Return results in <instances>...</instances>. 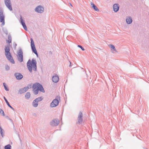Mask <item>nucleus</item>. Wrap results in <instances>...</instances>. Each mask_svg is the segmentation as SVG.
<instances>
[{"label": "nucleus", "instance_id": "obj_27", "mask_svg": "<svg viewBox=\"0 0 149 149\" xmlns=\"http://www.w3.org/2000/svg\"><path fill=\"white\" fill-rule=\"evenodd\" d=\"M31 46H34L35 45L34 44V41L32 39V38H31Z\"/></svg>", "mask_w": 149, "mask_h": 149}, {"label": "nucleus", "instance_id": "obj_1", "mask_svg": "<svg viewBox=\"0 0 149 149\" xmlns=\"http://www.w3.org/2000/svg\"><path fill=\"white\" fill-rule=\"evenodd\" d=\"M36 61L33 59L32 60V62L30 60H29L27 63L28 68L30 72L32 71V68L34 69L35 70L36 69Z\"/></svg>", "mask_w": 149, "mask_h": 149}, {"label": "nucleus", "instance_id": "obj_12", "mask_svg": "<svg viewBox=\"0 0 149 149\" xmlns=\"http://www.w3.org/2000/svg\"><path fill=\"white\" fill-rule=\"evenodd\" d=\"M119 6L118 4H115L113 5V10L115 12H117L119 10Z\"/></svg>", "mask_w": 149, "mask_h": 149}, {"label": "nucleus", "instance_id": "obj_21", "mask_svg": "<svg viewBox=\"0 0 149 149\" xmlns=\"http://www.w3.org/2000/svg\"><path fill=\"white\" fill-rule=\"evenodd\" d=\"M32 50L33 52L36 54L37 55V51L36 49V48L35 47V45L34 46H31Z\"/></svg>", "mask_w": 149, "mask_h": 149}, {"label": "nucleus", "instance_id": "obj_24", "mask_svg": "<svg viewBox=\"0 0 149 149\" xmlns=\"http://www.w3.org/2000/svg\"><path fill=\"white\" fill-rule=\"evenodd\" d=\"M11 146L9 145H7L5 146L4 148L5 149H11Z\"/></svg>", "mask_w": 149, "mask_h": 149}, {"label": "nucleus", "instance_id": "obj_34", "mask_svg": "<svg viewBox=\"0 0 149 149\" xmlns=\"http://www.w3.org/2000/svg\"><path fill=\"white\" fill-rule=\"evenodd\" d=\"M70 65H71V63L70 62Z\"/></svg>", "mask_w": 149, "mask_h": 149}, {"label": "nucleus", "instance_id": "obj_23", "mask_svg": "<svg viewBox=\"0 0 149 149\" xmlns=\"http://www.w3.org/2000/svg\"><path fill=\"white\" fill-rule=\"evenodd\" d=\"M4 99L6 103H7V104L8 105L9 107H10V108H11V109H13V107L10 105V104H9L8 102V101H7V99H6V98H5V97H4Z\"/></svg>", "mask_w": 149, "mask_h": 149}, {"label": "nucleus", "instance_id": "obj_25", "mask_svg": "<svg viewBox=\"0 0 149 149\" xmlns=\"http://www.w3.org/2000/svg\"><path fill=\"white\" fill-rule=\"evenodd\" d=\"M8 40H6V42L7 43H10L11 42V38L10 37H8Z\"/></svg>", "mask_w": 149, "mask_h": 149}, {"label": "nucleus", "instance_id": "obj_26", "mask_svg": "<svg viewBox=\"0 0 149 149\" xmlns=\"http://www.w3.org/2000/svg\"><path fill=\"white\" fill-rule=\"evenodd\" d=\"M39 90V89H35V90L33 89V91H34V94L35 95L38 94Z\"/></svg>", "mask_w": 149, "mask_h": 149}, {"label": "nucleus", "instance_id": "obj_30", "mask_svg": "<svg viewBox=\"0 0 149 149\" xmlns=\"http://www.w3.org/2000/svg\"><path fill=\"white\" fill-rule=\"evenodd\" d=\"M42 97H38V98H36V100L38 102V101H40L42 100Z\"/></svg>", "mask_w": 149, "mask_h": 149}, {"label": "nucleus", "instance_id": "obj_10", "mask_svg": "<svg viewBox=\"0 0 149 149\" xmlns=\"http://www.w3.org/2000/svg\"><path fill=\"white\" fill-rule=\"evenodd\" d=\"M52 80L54 82H57L59 80L58 77L57 75L53 76L52 77Z\"/></svg>", "mask_w": 149, "mask_h": 149}, {"label": "nucleus", "instance_id": "obj_14", "mask_svg": "<svg viewBox=\"0 0 149 149\" xmlns=\"http://www.w3.org/2000/svg\"><path fill=\"white\" fill-rule=\"evenodd\" d=\"M20 19V20H21V22L23 27H24V29L26 31H27V28L26 27V26L25 24V23L24 22V21L23 20L22 18V17H21Z\"/></svg>", "mask_w": 149, "mask_h": 149}, {"label": "nucleus", "instance_id": "obj_22", "mask_svg": "<svg viewBox=\"0 0 149 149\" xmlns=\"http://www.w3.org/2000/svg\"><path fill=\"white\" fill-rule=\"evenodd\" d=\"M30 97V94L29 92H27L25 95V97L26 99H28Z\"/></svg>", "mask_w": 149, "mask_h": 149}, {"label": "nucleus", "instance_id": "obj_11", "mask_svg": "<svg viewBox=\"0 0 149 149\" xmlns=\"http://www.w3.org/2000/svg\"><path fill=\"white\" fill-rule=\"evenodd\" d=\"M15 75L17 79L18 80L21 79L23 77V76L19 73H15Z\"/></svg>", "mask_w": 149, "mask_h": 149}, {"label": "nucleus", "instance_id": "obj_5", "mask_svg": "<svg viewBox=\"0 0 149 149\" xmlns=\"http://www.w3.org/2000/svg\"><path fill=\"white\" fill-rule=\"evenodd\" d=\"M58 100L57 99H55L51 103L50 106L52 107H55L58 105Z\"/></svg>", "mask_w": 149, "mask_h": 149}, {"label": "nucleus", "instance_id": "obj_35", "mask_svg": "<svg viewBox=\"0 0 149 149\" xmlns=\"http://www.w3.org/2000/svg\"><path fill=\"white\" fill-rule=\"evenodd\" d=\"M70 6H72V5L71 4H70Z\"/></svg>", "mask_w": 149, "mask_h": 149}, {"label": "nucleus", "instance_id": "obj_31", "mask_svg": "<svg viewBox=\"0 0 149 149\" xmlns=\"http://www.w3.org/2000/svg\"><path fill=\"white\" fill-rule=\"evenodd\" d=\"M78 47L81 48L83 51L84 50V48H83L80 45H78Z\"/></svg>", "mask_w": 149, "mask_h": 149}, {"label": "nucleus", "instance_id": "obj_20", "mask_svg": "<svg viewBox=\"0 0 149 149\" xmlns=\"http://www.w3.org/2000/svg\"><path fill=\"white\" fill-rule=\"evenodd\" d=\"M33 106L34 107H37L38 105V102L35 99L33 102Z\"/></svg>", "mask_w": 149, "mask_h": 149}, {"label": "nucleus", "instance_id": "obj_19", "mask_svg": "<svg viewBox=\"0 0 149 149\" xmlns=\"http://www.w3.org/2000/svg\"><path fill=\"white\" fill-rule=\"evenodd\" d=\"M127 23L128 24L131 23L132 22V20L131 17H128L126 19Z\"/></svg>", "mask_w": 149, "mask_h": 149}, {"label": "nucleus", "instance_id": "obj_13", "mask_svg": "<svg viewBox=\"0 0 149 149\" xmlns=\"http://www.w3.org/2000/svg\"><path fill=\"white\" fill-rule=\"evenodd\" d=\"M20 19V20H21V22L23 27H24V29L26 31H27V28L26 27V26L25 24V23L24 22V21L23 20L22 18V17H21Z\"/></svg>", "mask_w": 149, "mask_h": 149}, {"label": "nucleus", "instance_id": "obj_16", "mask_svg": "<svg viewBox=\"0 0 149 149\" xmlns=\"http://www.w3.org/2000/svg\"><path fill=\"white\" fill-rule=\"evenodd\" d=\"M29 89V87H26L24 88L23 89H21L19 91V92L20 93H24L26 92Z\"/></svg>", "mask_w": 149, "mask_h": 149}, {"label": "nucleus", "instance_id": "obj_6", "mask_svg": "<svg viewBox=\"0 0 149 149\" xmlns=\"http://www.w3.org/2000/svg\"><path fill=\"white\" fill-rule=\"evenodd\" d=\"M0 21L2 23V25H4V16L3 14V11L1 10L0 12Z\"/></svg>", "mask_w": 149, "mask_h": 149}, {"label": "nucleus", "instance_id": "obj_28", "mask_svg": "<svg viewBox=\"0 0 149 149\" xmlns=\"http://www.w3.org/2000/svg\"><path fill=\"white\" fill-rule=\"evenodd\" d=\"M0 113L2 116H4L5 115L4 111L1 109H0Z\"/></svg>", "mask_w": 149, "mask_h": 149}, {"label": "nucleus", "instance_id": "obj_9", "mask_svg": "<svg viewBox=\"0 0 149 149\" xmlns=\"http://www.w3.org/2000/svg\"><path fill=\"white\" fill-rule=\"evenodd\" d=\"M59 123V121L58 120L54 119L51 122L50 124L52 126H55L58 125Z\"/></svg>", "mask_w": 149, "mask_h": 149}, {"label": "nucleus", "instance_id": "obj_7", "mask_svg": "<svg viewBox=\"0 0 149 149\" xmlns=\"http://www.w3.org/2000/svg\"><path fill=\"white\" fill-rule=\"evenodd\" d=\"M44 8L41 6H39L37 7L35 9V11L38 13H41L44 11Z\"/></svg>", "mask_w": 149, "mask_h": 149}, {"label": "nucleus", "instance_id": "obj_2", "mask_svg": "<svg viewBox=\"0 0 149 149\" xmlns=\"http://www.w3.org/2000/svg\"><path fill=\"white\" fill-rule=\"evenodd\" d=\"M10 48L8 47H6L5 48V55L8 60L12 63L14 64L15 61L10 52Z\"/></svg>", "mask_w": 149, "mask_h": 149}, {"label": "nucleus", "instance_id": "obj_15", "mask_svg": "<svg viewBox=\"0 0 149 149\" xmlns=\"http://www.w3.org/2000/svg\"><path fill=\"white\" fill-rule=\"evenodd\" d=\"M109 46L111 48V50L112 51L113 53L114 52H117L115 47L114 45H109Z\"/></svg>", "mask_w": 149, "mask_h": 149}, {"label": "nucleus", "instance_id": "obj_17", "mask_svg": "<svg viewBox=\"0 0 149 149\" xmlns=\"http://www.w3.org/2000/svg\"><path fill=\"white\" fill-rule=\"evenodd\" d=\"M91 7L92 8L95 10L97 11H99V10L98 9L93 3H91Z\"/></svg>", "mask_w": 149, "mask_h": 149}, {"label": "nucleus", "instance_id": "obj_3", "mask_svg": "<svg viewBox=\"0 0 149 149\" xmlns=\"http://www.w3.org/2000/svg\"><path fill=\"white\" fill-rule=\"evenodd\" d=\"M33 88L34 90L38 89L40 91L44 93L45 91L42 86L38 83H36L33 84Z\"/></svg>", "mask_w": 149, "mask_h": 149}, {"label": "nucleus", "instance_id": "obj_18", "mask_svg": "<svg viewBox=\"0 0 149 149\" xmlns=\"http://www.w3.org/2000/svg\"><path fill=\"white\" fill-rule=\"evenodd\" d=\"M82 114L81 113H80L79 116L78 117V122L79 123H81L82 121Z\"/></svg>", "mask_w": 149, "mask_h": 149}, {"label": "nucleus", "instance_id": "obj_29", "mask_svg": "<svg viewBox=\"0 0 149 149\" xmlns=\"http://www.w3.org/2000/svg\"><path fill=\"white\" fill-rule=\"evenodd\" d=\"M3 85L5 90L7 91H8V89L7 88L6 84L4 83H3Z\"/></svg>", "mask_w": 149, "mask_h": 149}, {"label": "nucleus", "instance_id": "obj_8", "mask_svg": "<svg viewBox=\"0 0 149 149\" xmlns=\"http://www.w3.org/2000/svg\"><path fill=\"white\" fill-rule=\"evenodd\" d=\"M18 59L19 61L21 62L23 61L22 52V51H20L18 53Z\"/></svg>", "mask_w": 149, "mask_h": 149}, {"label": "nucleus", "instance_id": "obj_32", "mask_svg": "<svg viewBox=\"0 0 149 149\" xmlns=\"http://www.w3.org/2000/svg\"><path fill=\"white\" fill-rule=\"evenodd\" d=\"M0 129H1V131H0L1 133V135L3 136V130L1 129V127H0Z\"/></svg>", "mask_w": 149, "mask_h": 149}, {"label": "nucleus", "instance_id": "obj_4", "mask_svg": "<svg viewBox=\"0 0 149 149\" xmlns=\"http://www.w3.org/2000/svg\"><path fill=\"white\" fill-rule=\"evenodd\" d=\"M5 4L10 11L12 10V8L10 0H4Z\"/></svg>", "mask_w": 149, "mask_h": 149}, {"label": "nucleus", "instance_id": "obj_33", "mask_svg": "<svg viewBox=\"0 0 149 149\" xmlns=\"http://www.w3.org/2000/svg\"><path fill=\"white\" fill-rule=\"evenodd\" d=\"M6 68L7 70H8L9 69V68L8 66H6Z\"/></svg>", "mask_w": 149, "mask_h": 149}]
</instances>
